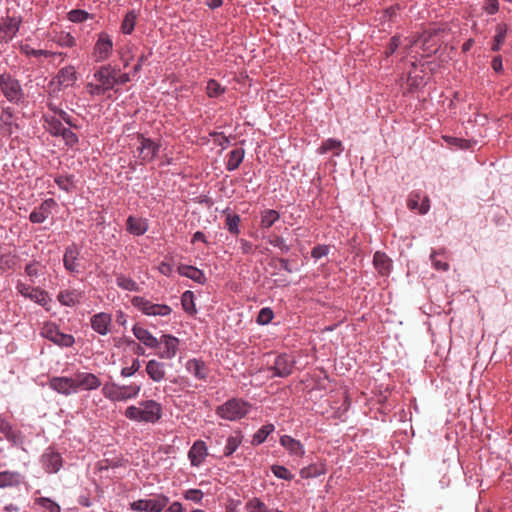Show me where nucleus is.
Here are the masks:
<instances>
[{
	"mask_svg": "<svg viewBox=\"0 0 512 512\" xmlns=\"http://www.w3.org/2000/svg\"><path fill=\"white\" fill-rule=\"evenodd\" d=\"M113 50V41L109 34L101 32L98 34L97 41L93 50V57L96 62L107 60Z\"/></svg>",
	"mask_w": 512,
	"mask_h": 512,
	"instance_id": "obj_8",
	"label": "nucleus"
},
{
	"mask_svg": "<svg viewBox=\"0 0 512 512\" xmlns=\"http://www.w3.org/2000/svg\"><path fill=\"white\" fill-rule=\"evenodd\" d=\"M79 255L80 249L76 244H71L65 248L63 265L65 269L71 274H79L81 272Z\"/></svg>",
	"mask_w": 512,
	"mask_h": 512,
	"instance_id": "obj_11",
	"label": "nucleus"
},
{
	"mask_svg": "<svg viewBox=\"0 0 512 512\" xmlns=\"http://www.w3.org/2000/svg\"><path fill=\"white\" fill-rule=\"evenodd\" d=\"M245 151L242 148H236L232 150L228 155V161L226 164V169L228 171L236 170L243 161Z\"/></svg>",
	"mask_w": 512,
	"mask_h": 512,
	"instance_id": "obj_36",
	"label": "nucleus"
},
{
	"mask_svg": "<svg viewBox=\"0 0 512 512\" xmlns=\"http://www.w3.org/2000/svg\"><path fill=\"white\" fill-rule=\"evenodd\" d=\"M0 432L3 433L8 441L14 444L20 441V435L15 431L10 423L0 416Z\"/></svg>",
	"mask_w": 512,
	"mask_h": 512,
	"instance_id": "obj_39",
	"label": "nucleus"
},
{
	"mask_svg": "<svg viewBox=\"0 0 512 512\" xmlns=\"http://www.w3.org/2000/svg\"><path fill=\"white\" fill-rule=\"evenodd\" d=\"M56 206L54 199L44 200L39 207L35 208L29 216L32 223H43L52 213V209Z\"/></svg>",
	"mask_w": 512,
	"mask_h": 512,
	"instance_id": "obj_16",
	"label": "nucleus"
},
{
	"mask_svg": "<svg viewBox=\"0 0 512 512\" xmlns=\"http://www.w3.org/2000/svg\"><path fill=\"white\" fill-rule=\"evenodd\" d=\"M61 137L68 146H74L78 142L77 135L72 132L69 128H66L62 133Z\"/></svg>",
	"mask_w": 512,
	"mask_h": 512,
	"instance_id": "obj_60",
	"label": "nucleus"
},
{
	"mask_svg": "<svg viewBox=\"0 0 512 512\" xmlns=\"http://www.w3.org/2000/svg\"><path fill=\"white\" fill-rule=\"evenodd\" d=\"M260 216V228L262 230H268L280 219L279 212L273 209H266L262 211Z\"/></svg>",
	"mask_w": 512,
	"mask_h": 512,
	"instance_id": "obj_32",
	"label": "nucleus"
},
{
	"mask_svg": "<svg viewBox=\"0 0 512 512\" xmlns=\"http://www.w3.org/2000/svg\"><path fill=\"white\" fill-rule=\"evenodd\" d=\"M137 21V14L135 11H129L121 23L120 30L125 35H130L135 28Z\"/></svg>",
	"mask_w": 512,
	"mask_h": 512,
	"instance_id": "obj_40",
	"label": "nucleus"
},
{
	"mask_svg": "<svg viewBox=\"0 0 512 512\" xmlns=\"http://www.w3.org/2000/svg\"><path fill=\"white\" fill-rule=\"evenodd\" d=\"M82 298V292L78 291L76 289L74 290H63L60 291L57 299L58 301L68 307H73L76 304L80 302V299Z\"/></svg>",
	"mask_w": 512,
	"mask_h": 512,
	"instance_id": "obj_28",
	"label": "nucleus"
},
{
	"mask_svg": "<svg viewBox=\"0 0 512 512\" xmlns=\"http://www.w3.org/2000/svg\"><path fill=\"white\" fill-rule=\"evenodd\" d=\"M187 371L199 380H206L209 369L206 364L199 359H190L186 363Z\"/></svg>",
	"mask_w": 512,
	"mask_h": 512,
	"instance_id": "obj_26",
	"label": "nucleus"
},
{
	"mask_svg": "<svg viewBox=\"0 0 512 512\" xmlns=\"http://www.w3.org/2000/svg\"><path fill=\"white\" fill-rule=\"evenodd\" d=\"M268 243L279 248L284 253H287L290 250V247L285 243V240L277 235L269 236Z\"/></svg>",
	"mask_w": 512,
	"mask_h": 512,
	"instance_id": "obj_54",
	"label": "nucleus"
},
{
	"mask_svg": "<svg viewBox=\"0 0 512 512\" xmlns=\"http://www.w3.org/2000/svg\"><path fill=\"white\" fill-rule=\"evenodd\" d=\"M57 43L62 47H73L76 44L75 38L66 32H62L57 36Z\"/></svg>",
	"mask_w": 512,
	"mask_h": 512,
	"instance_id": "obj_53",
	"label": "nucleus"
},
{
	"mask_svg": "<svg viewBox=\"0 0 512 512\" xmlns=\"http://www.w3.org/2000/svg\"><path fill=\"white\" fill-rule=\"evenodd\" d=\"M40 334L42 337L61 347H71L75 342L73 335L62 333L53 322L44 323Z\"/></svg>",
	"mask_w": 512,
	"mask_h": 512,
	"instance_id": "obj_6",
	"label": "nucleus"
},
{
	"mask_svg": "<svg viewBox=\"0 0 512 512\" xmlns=\"http://www.w3.org/2000/svg\"><path fill=\"white\" fill-rule=\"evenodd\" d=\"M225 214V227L227 230L233 234L238 235L240 233L239 224H240V216L236 213H232L229 209L224 211Z\"/></svg>",
	"mask_w": 512,
	"mask_h": 512,
	"instance_id": "obj_34",
	"label": "nucleus"
},
{
	"mask_svg": "<svg viewBox=\"0 0 512 512\" xmlns=\"http://www.w3.org/2000/svg\"><path fill=\"white\" fill-rule=\"evenodd\" d=\"M127 231L135 236H141L148 230V222L146 219L129 216L126 220Z\"/></svg>",
	"mask_w": 512,
	"mask_h": 512,
	"instance_id": "obj_27",
	"label": "nucleus"
},
{
	"mask_svg": "<svg viewBox=\"0 0 512 512\" xmlns=\"http://www.w3.org/2000/svg\"><path fill=\"white\" fill-rule=\"evenodd\" d=\"M141 390V385L131 383L130 385H119L106 383L102 388L103 395L111 401H127L136 398Z\"/></svg>",
	"mask_w": 512,
	"mask_h": 512,
	"instance_id": "obj_2",
	"label": "nucleus"
},
{
	"mask_svg": "<svg viewBox=\"0 0 512 512\" xmlns=\"http://www.w3.org/2000/svg\"><path fill=\"white\" fill-rule=\"evenodd\" d=\"M328 254V247L324 245H318L311 251V255L315 259H320Z\"/></svg>",
	"mask_w": 512,
	"mask_h": 512,
	"instance_id": "obj_64",
	"label": "nucleus"
},
{
	"mask_svg": "<svg viewBox=\"0 0 512 512\" xmlns=\"http://www.w3.org/2000/svg\"><path fill=\"white\" fill-rule=\"evenodd\" d=\"M38 502L50 512H60V506L48 498H40Z\"/></svg>",
	"mask_w": 512,
	"mask_h": 512,
	"instance_id": "obj_61",
	"label": "nucleus"
},
{
	"mask_svg": "<svg viewBox=\"0 0 512 512\" xmlns=\"http://www.w3.org/2000/svg\"><path fill=\"white\" fill-rule=\"evenodd\" d=\"M141 363L139 359H134L132 361L131 366L129 367H123L121 369V376L123 377H130L134 375L139 369H140Z\"/></svg>",
	"mask_w": 512,
	"mask_h": 512,
	"instance_id": "obj_58",
	"label": "nucleus"
},
{
	"mask_svg": "<svg viewBox=\"0 0 512 512\" xmlns=\"http://www.w3.org/2000/svg\"><path fill=\"white\" fill-rule=\"evenodd\" d=\"M116 285L126 291H140V286L138 283H136V281H134L132 278L125 276L124 274H118L116 276Z\"/></svg>",
	"mask_w": 512,
	"mask_h": 512,
	"instance_id": "obj_37",
	"label": "nucleus"
},
{
	"mask_svg": "<svg viewBox=\"0 0 512 512\" xmlns=\"http://www.w3.org/2000/svg\"><path fill=\"white\" fill-rule=\"evenodd\" d=\"M132 305L147 316H168L172 312V308L166 304L152 303L148 299L141 296H134L131 299Z\"/></svg>",
	"mask_w": 512,
	"mask_h": 512,
	"instance_id": "obj_5",
	"label": "nucleus"
},
{
	"mask_svg": "<svg viewBox=\"0 0 512 512\" xmlns=\"http://www.w3.org/2000/svg\"><path fill=\"white\" fill-rule=\"evenodd\" d=\"M55 183L60 189L69 192L73 188L72 176L59 175L55 178Z\"/></svg>",
	"mask_w": 512,
	"mask_h": 512,
	"instance_id": "obj_51",
	"label": "nucleus"
},
{
	"mask_svg": "<svg viewBox=\"0 0 512 512\" xmlns=\"http://www.w3.org/2000/svg\"><path fill=\"white\" fill-rule=\"evenodd\" d=\"M90 17L89 13L84 11V10H80V9H75V10H71L69 13H68V19L71 21V22H74V23H81V22H84L86 21L88 18Z\"/></svg>",
	"mask_w": 512,
	"mask_h": 512,
	"instance_id": "obj_50",
	"label": "nucleus"
},
{
	"mask_svg": "<svg viewBox=\"0 0 512 512\" xmlns=\"http://www.w3.org/2000/svg\"><path fill=\"white\" fill-rule=\"evenodd\" d=\"M343 150L344 148L341 141L329 138L322 143L319 148V153L325 154L329 151H334V154L338 156Z\"/></svg>",
	"mask_w": 512,
	"mask_h": 512,
	"instance_id": "obj_38",
	"label": "nucleus"
},
{
	"mask_svg": "<svg viewBox=\"0 0 512 512\" xmlns=\"http://www.w3.org/2000/svg\"><path fill=\"white\" fill-rule=\"evenodd\" d=\"M273 316V311L270 308H262L259 311L257 322L261 325H266L272 321Z\"/></svg>",
	"mask_w": 512,
	"mask_h": 512,
	"instance_id": "obj_55",
	"label": "nucleus"
},
{
	"mask_svg": "<svg viewBox=\"0 0 512 512\" xmlns=\"http://www.w3.org/2000/svg\"><path fill=\"white\" fill-rule=\"evenodd\" d=\"M19 128L18 124L14 119V113L11 107H5L2 109L0 115V132L3 135L10 136L15 130Z\"/></svg>",
	"mask_w": 512,
	"mask_h": 512,
	"instance_id": "obj_17",
	"label": "nucleus"
},
{
	"mask_svg": "<svg viewBox=\"0 0 512 512\" xmlns=\"http://www.w3.org/2000/svg\"><path fill=\"white\" fill-rule=\"evenodd\" d=\"M73 377L76 393L79 390H95L101 386V380L93 373L77 372Z\"/></svg>",
	"mask_w": 512,
	"mask_h": 512,
	"instance_id": "obj_10",
	"label": "nucleus"
},
{
	"mask_svg": "<svg viewBox=\"0 0 512 512\" xmlns=\"http://www.w3.org/2000/svg\"><path fill=\"white\" fill-rule=\"evenodd\" d=\"M242 442V437L240 436H230L227 439L226 446L224 448V456H231L239 447Z\"/></svg>",
	"mask_w": 512,
	"mask_h": 512,
	"instance_id": "obj_48",
	"label": "nucleus"
},
{
	"mask_svg": "<svg viewBox=\"0 0 512 512\" xmlns=\"http://www.w3.org/2000/svg\"><path fill=\"white\" fill-rule=\"evenodd\" d=\"M42 464L46 472L57 473L61 469L63 461L60 453L49 448L42 455Z\"/></svg>",
	"mask_w": 512,
	"mask_h": 512,
	"instance_id": "obj_18",
	"label": "nucleus"
},
{
	"mask_svg": "<svg viewBox=\"0 0 512 512\" xmlns=\"http://www.w3.org/2000/svg\"><path fill=\"white\" fill-rule=\"evenodd\" d=\"M373 264L381 275H386L390 271V259L385 253L376 252L373 256Z\"/></svg>",
	"mask_w": 512,
	"mask_h": 512,
	"instance_id": "obj_35",
	"label": "nucleus"
},
{
	"mask_svg": "<svg viewBox=\"0 0 512 512\" xmlns=\"http://www.w3.org/2000/svg\"><path fill=\"white\" fill-rule=\"evenodd\" d=\"M77 80L75 67L72 65L61 68L57 75L52 79L51 85L56 89L61 90L73 86Z\"/></svg>",
	"mask_w": 512,
	"mask_h": 512,
	"instance_id": "obj_9",
	"label": "nucleus"
},
{
	"mask_svg": "<svg viewBox=\"0 0 512 512\" xmlns=\"http://www.w3.org/2000/svg\"><path fill=\"white\" fill-rule=\"evenodd\" d=\"M151 501V509L150 512H161L166 505L169 503V498L165 495H157L153 499H150Z\"/></svg>",
	"mask_w": 512,
	"mask_h": 512,
	"instance_id": "obj_47",
	"label": "nucleus"
},
{
	"mask_svg": "<svg viewBox=\"0 0 512 512\" xmlns=\"http://www.w3.org/2000/svg\"><path fill=\"white\" fill-rule=\"evenodd\" d=\"M280 444L288 451L291 456L302 457L305 453L302 443L289 435H283L280 438Z\"/></svg>",
	"mask_w": 512,
	"mask_h": 512,
	"instance_id": "obj_25",
	"label": "nucleus"
},
{
	"mask_svg": "<svg viewBox=\"0 0 512 512\" xmlns=\"http://www.w3.org/2000/svg\"><path fill=\"white\" fill-rule=\"evenodd\" d=\"M0 90L11 103H19L25 96L19 80L8 73L0 74Z\"/></svg>",
	"mask_w": 512,
	"mask_h": 512,
	"instance_id": "obj_3",
	"label": "nucleus"
},
{
	"mask_svg": "<svg viewBox=\"0 0 512 512\" xmlns=\"http://www.w3.org/2000/svg\"><path fill=\"white\" fill-rule=\"evenodd\" d=\"M249 404L240 399H230L216 410L221 418L235 421L244 417L249 410Z\"/></svg>",
	"mask_w": 512,
	"mask_h": 512,
	"instance_id": "obj_4",
	"label": "nucleus"
},
{
	"mask_svg": "<svg viewBox=\"0 0 512 512\" xmlns=\"http://www.w3.org/2000/svg\"><path fill=\"white\" fill-rule=\"evenodd\" d=\"M225 92V88L222 87L216 80L210 79L207 82L206 93L210 98H216Z\"/></svg>",
	"mask_w": 512,
	"mask_h": 512,
	"instance_id": "obj_46",
	"label": "nucleus"
},
{
	"mask_svg": "<svg viewBox=\"0 0 512 512\" xmlns=\"http://www.w3.org/2000/svg\"><path fill=\"white\" fill-rule=\"evenodd\" d=\"M146 373L154 382H161L166 377V366L156 359L149 360L146 364Z\"/></svg>",
	"mask_w": 512,
	"mask_h": 512,
	"instance_id": "obj_22",
	"label": "nucleus"
},
{
	"mask_svg": "<svg viewBox=\"0 0 512 512\" xmlns=\"http://www.w3.org/2000/svg\"><path fill=\"white\" fill-rule=\"evenodd\" d=\"M178 273L181 276L190 278L199 284H204L206 282L205 274L194 266L180 265L178 267Z\"/></svg>",
	"mask_w": 512,
	"mask_h": 512,
	"instance_id": "obj_29",
	"label": "nucleus"
},
{
	"mask_svg": "<svg viewBox=\"0 0 512 512\" xmlns=\"http://www.w3.org/2000/svg\"><path fill=\"white\" fill-rule=\"evenodd\" d=\"M271 471L279 479L290 481L294 477L293 474L286 467L281 465H273L271 467Z\"/></svg>",
	"mask_w": 512,
	"mask_h": 512,
	"instance_id": "obj_49",
	"label": "nucleus"
},
{
	"mask_svg": "<svg viewBox=\"0 0 512 512\" xmlns=\"http://www.w3.org/2000/svg\"><path fill=\"white\" fill-rule=\"evenodd\" d=\"M151 501L150 499H140L130 503V508L137 512H150Z\"/></svg>",
	"mask_w": 512,
	"mask_h": 512,
	"instance_id": "obj_52",
	"label": "nucleus"
},
{
	"mask_svg": "<svg viewBox=\"0 0 512 512\" xmlns=\"http://www.w3.org/2000/svg\"><path fill=\"white\" fill-rule=\"evenodd\" d=\"M20 51L21 53L25 54L26 56L28 57H41V56H44V57H60L61 58V62L64 60V57L66 56L64 53L62 52H51V51H48V50H36L34 48H32L30 45L28 44H24V45H21L20 46Z\"/></svg>",
	"mask_w": 512,
	"mask_h": 512,
	"instance_id": "obj_30",
	"label": "nucleus"
},
{
	"mask_svg": "<svg viewBox=\"0 0 512 512\" xmlns=\"http://www.w3.org/2000/svg\"><path fill=\"white\" fill-rule=\"evenodd\" d=\"M204 493L199 489H189L184 493V498L195 503H200Z\"/></svg>",
	"mask_w": 512,
	"mask_h": 512,
	"instance_id": "obj_57",
	"label": "nucleus"
},
{
	"mask_svg": "<svg viewBox=\"0 0 512 512\" xmlns=\"http://www.w3.org/2000/svg\"><path fill=\"white\" fill-rule=\"evenodd\" d=\"M126 418L136 422L155 423L162 415V407L154 400H146L138 406H128L124 412Z\"/></svg>",
	"mask_w": 512,
	"mask_h": 512,
	"instance_id": "obj_1",
	"label": "nucleus"
},
{
	"mask_svg": "<svg viewBox=\"0 0 512 512\" xmlns=\"http://www.w3.org/2000/svg\"><path fill=\"white\" fill-rule=\"evenodd\" d=\"M181 304L185 312L191 315L196 313L193 292L185 291L181 297Z\"/></svg>",
	"mask_w": 512,
	"mask_h": 512,
	"instance_id": "obj_42",
	"label": "nucleus"
},
{
	"mask_svg": "<svg viewBox=\"0 0 512 512\" xmlns=\"http://www.w3.org/2000/svg\"><path fill=\"white\" fill-rule=\"evenodd\" d=\"M421 199V196L419 193H411L409 196V199L407 201V206L411 210H418L419 211V201Z\"/></svg>",
	"mask_w": 512,
	"mask_h": 512,
	"instance_id": "obj_62",
	"label": "nucleus"
},
{
	"mask_svg": "<svg viewBox=\"0 0 512 512\" xmlns=\"http://www.w3.org/2000/svg\"><path fill=\"white\" fill-rule=\"evenodd\" d=\"M295 360L287 355L282 354L276 357L273 367L274 375L278 377H287L293 372Z\"/></svg>",
	"mask_w": 512,
	"mask_h": 512,
	"instance_id": "obj_14",
	"label": "nucleus"
},
{
	"mask_svg": "<svg viewBox=\"0 0 512 512\" xmlns=\"http://www.w3.org/2000/svg\"><path fill=\"white\" fill-rule=\"evenodd\" d=\"M399 44H400V38L398 36H393L390 39V42H389V44H388V46L386 48L385 55L387 57L392 55L397 50V48L399 47Z\"/></svg>",
	"mask_w": 512,
	"mask_h": 512,
	"instance_id": "obj_63",
	"label": "nucleus"
},
{
	"mask_svg": "<svg viewBox=\"0 0 512 512\" xmlns=\"http://www.w3.org/2000/svg\"><path fill=\"white\" fill-rule=\"evenodd\" d=\"M116 67L111 65L101 66L95 73L94 79L107 91L112 90L116 85Z\"/></svg>",
	"mask_w": 512,
	"mask_h": 512,
	"instance_id": "obj_12",
	"label": "nucleus"
},
{
	"mask_svg": "<svg viewBox=\"0 0 512 512\" xmlns=\"http://www.w3.org/2000/svg\"><path fill=\"white\" fill-rule=\"evenodd\" d=\"M507 34V25L506 24H498L496 27V35L494 37V43L492 45L493 51L500 50L502 43L504 42Z\"/></svg>",
	"mask_w": 512,
	"mask_h": 512,
	"instance_id": "obj_45",
	"label": "nucleus"
},
{
	"mask_svg": "<svg viewBox=\"0 0 512 512\" xmlns=\"http://www.w3.org/2000/svg\"><path fill=\"white\" fill-rule=\"evenodd\" d=\"M20 24V19L15 17H8L3 24H0V41H11L19 31Z\"/></svg>",
	"mask_w": 512,
	"mask_h": 512,
	"instance_id": "obj_20",
	"label": "nucleus"
},
{
	"mask_svg": "<svg viewBox=\"0 0 512 512\" xmlns=\"http://www.w3.org/2000/svg\"><path fill=\"white\" fill-rule=\"evenodd\" d=\"M274 431L273 424H267L262 426L253 436L252 443L259 445L263 443L266 438Z\"/></svg>",
	"mask_w": 512,
	"mask_h": 512,
	"instance_id": "obj_44",
	"label": "nucleus"
},
{
	"mask_svg": "<svg viewBox=\"0 0 512 512\" xmlns=\"http://www.w3.org/2000/svg\"><path fill=\"white\" fill-rule=\"evenodd\" d=\"M206 456H207L206 444L201 440L194 442V444L192 445V447L190 448V450L188 452V457L191 462V465L198 467L204 461Z\"/></svg>",
	"mask_w": 512,
	"mask_h": 512,
	"instance_id": "obj_24",
	"label": "nucleus"
},
{
	"mask_svg": "<svg viewBox=\"0 0 512 512\" xmlns=\"http://www.w3.org/2000/svg\"><path fill=\"white\" fill-rule=\"evenodd\" d=\"M16 288L22 296L31 299L35 303L40 305H45L47 303V292L40 288L31 287L22 282H19Z\"/></svg>",
	"mask_w": 512,
	"mask_h": 512,
	"instance_id": "obj_15",
	"label": "nucleus"
},
{
	"mask_svg": "<svg viewBox=\"0 0 512 512\" xmlns=\"http://www.w3.org/2000/svg\"><path fill=\"white\" fill-rule=\"evenodd\" d=\"M86 90L91 96H100L103 95L107 90L103 87H101V84L97 82V84L94 83H88L86 85Z\"/></svg>",
	"mask_w": 512,
	"mask_h": 512,
	"instance_id": "obj_59",
	"label": "nucleus"
},
{
	"mask_svg": "<svg viewBox=\"0 0 512 512\" xmlns=\"http://www.w3.org/2000/svg\"><path fill=\"white\" fill-rule=\"evenodd\" d=\"M138 142L137 151L141 162H152L159 152L160 144L150 138H145L143 135L138 136Z\"/></svg>",
	"mask_w": 512,
	"mask_h": 512,
	"instance_id": "obj_7",
	"label": "nucleus"
},
{
	"mask_svg": "<svg viewBox=\"0 0 512 512\" xmlns=\"http://www.w3.org/2000/svg\"><path fill=\"white\" fill-rule=\"evenodd\" d=\"M21 482V475L14 471L0 472V488H7L19 485Z\"/></svg>",
	"mask_w": 512,
	"mask_h": 512,
	"instance_id": "obj_33",
	"label": "nucleus"
},
{
	"mask_svg": "<svg viewBox=\"0 0 512 512\" xmlns=\"http://www.w3.org/2000/svg\"><path fill=\"white\" fill-rule=\"evenodd\" d=\"M430 259H431L433 267L436 270L447 271L449 269V264L446 261L444 251L432 252L430 255Z\"/></svg>",
	"mask_w": 512,
	"mask_h": 512,
	"instance_id": "obj_41",
	"label": "nucleus"
},
{
	"mask_svg": "<svg viewBox=\"0 0 512 512\" xmlns=\"http://www.w3.org/2000/svg\"><path fill=\"white\" fill-rule=\"evenodd\" d=\"M132 332H133L134 336L141 343H143L146 347L152 348V349L160 347L159 340L155 336H153L152 333L148 329H146L138 324H135L132 328Z\"/></svg>",
	"mask_w": 512,
	"mask_h": 512,
	"instance_id": "obj_21",
	"label": "nucleus"
},
{
	"mask_svg": "<svg viewBox=\"0 0 512 512\" xmlns=\"http://www.w3.org/2000/svg\"><path fill=\"white\" fill-rule=\"evenodd\" d=\"M160 346H162L161 351L158 356L161 359L171 360L173 359L178 351L179 339L173 335L164 334L159 340Z\"/></svg>",
	"mask_w": 512,
	"mask_h": 512,
	"instance_id": "obj_13",
	"label": "nucleus"
},
{
	"mask_svg": "<svg viewBox=\"0 0 512 512\" xmlns=\"http://www.w3.org/2000/svg\"><path fill=\"white\" fill-rule=\"evenodd\" d=\"M327 471L326 465L323 463L310 464L300 470V476L303 479L315 478L325 474Z\"/></svg>",
	"mask_w": 512,
	"mask_h": 512,
	"instance_id": "obj_31",
	"label": "nucleus"
},
{
	"mask_svg": "<svg viewBox=\"0 0 512 512\" xmlns=\"http://www.w3.org/2000/svg\"><path fill=\"white\" fill-rule=\"evenodd\" d=\"M111 321L112 317L110 314L100 312L91 317V327L95 332L106 335L109 332Z\"/></svg>",
	"mask_w": 512,
	"mask_h": 512,
	"instance_id": "obj_23",
	"label": "nucleus"
},
{
	"mask_svg": "<svg viewBox=\"0 0 512 512\" xmlns=\"http://www.w3.org/2000/svg\"><path fill=\"white\" fill-rule=\"evenodd\" d=\"M248 512H269L267 505L259 498L253 497L245 503Z\"/></svg>",
	"mask_w": 512,
	"mask_h": 512,
	"instance_id": "obj_43",
	"label": "nucleus"
},
{
	"mask_svg": "<svg viewBox=\"0 0 512 512\" xmlns=\"http://www.w3.org/2000/svg\"><path fill=\"white\" fill-rule=\"evenodd\" d=\"M65 129L66 127L62 124L60 120L52 119L49 122L48 130L54 136H61Z\"/></svg>",
	"mask_w": 512,
	"mask_h": 512,
	"instance_id": "obj_56",
	"label": "nucleus"
},
{
	"mask_svg": "<svg viewBox=\"0 0 512 512\" xmlns=\"http://www.w3.org/2000/svg\"><path fill=\"white\" fill-rule=\"evenodd\" d=\"M50 387L56 392L63 395H71L76 393L74 377H53L50 380Z\"/></svg>",
	"mask_w": 512,
	"mask_h": 512,
	"instance_id": "obj_19",
	"label": "nucleus"
}]
</instances>
